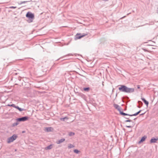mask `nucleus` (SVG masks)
I'll return each mask as SVG.
<instances>
[{"mask_svg": "<svg viewBox=\"0 0 158 158\" xmlns=\"http://www.w3.org/2000/svg\"><path fill=\"white\" fill-rule=\"evenodd\" d=\"M138 104H139V106H138V107L139 108H140L141 107V106H142V105H143V103L140 101H139L138 102Z\"/></svg>", "mask_w": 158, "mask_h": 158, "instance_id": "obj_14", "label": "nucleus"}, {"mask_svg": "<svg viewBox=\"0 0 158 158\" xmlns=\"http://www.w3.org/2000/svg\"><path fill=\"white\" fill-rule=\"evenodd\" d=\"M68 119V118H67V117H65L64 118H60V119L61 121H64L65 119Z\"/></svg>", "mask_w": 158, "mask_h": 158, "instance_id": "obj_16", "label": "nucleus"}, {"mask_svg": "<svg viewBox=\"0 0 158 158\" xmlns=\"http://www.w3.org/2000/svg\"><path fill=\"white\" fill-rule=\"evenodd\" d=\"M18 110L20 111H23V110H25L24 109H23V108H20V107H19V109H18Z\"/></svg>", "mask_w": 158, "mask_h": 158, "instance_id": "obj_23", "label": "nucleus"}, {"mask_svg": "<svg viewBox=\"0 0 158 158\" xmlns=\"http://www.w3.org/2000/svg\"><path fill=\"white\" fill-rule=\"evenodd\" d=\"M118 89L120 91L127 93H132L135 90L134 88H128L124 85H121Z\"/></svg>", "mask_w": 158, "mask_h": 158, "instance_id": "obj_1", "label": "nucleus"}, {"mask_svg": "<svg viewBox=\"0 0 158 158\" xmlns=\"http://www.w3.org/2000/svg\"><path fill=\"white\" fill-rule=\"evenodd\" d=\"M119 112L120 114L121 115H124V116H125V115L130 116V115H131V114H126V113H124L121 110V111H120V112Z\"/></svg>", "mask_w": 158, "mask_h": 158, "instance_id": "obj_11", "label": "nucleus"}, {"mask_svg": "<svg viewBox=\"0 0 158 158\" xmlns=\"http://www.w3.org/2000/svg\"><path fill=\"white\" fill-rule=\"evenodd\" d=\"M145 113V112L143 113H142V114H140V115H143Z\"/></svg>", "mask_w": 158, "mask_h": 158, "instance_id": "obj_31", "label": "nucleus"}, {"mask_svg": "<svg viewBox=\"0 0 158 158\" xmlns=\"http://www.w3.org/2000/svg\"><path fill=\"white\" fill-rule=\"evenodd\" d=\"M16 8H17L16 6H10V7H9V8H10V9H15Z\"/></svg>", "mask_w": 158, "mask_h": 158, "instance_id": "obj_25", "label": "nucleus"}, {"mask_svg": "<svg viewBox=\"0 0 158 158\" xmlns=\"http://www.w3.org/2000/svg\"><path fill=\"white\" fill-rule=\"evenodd\" d=\"M17 137V136L16 135H14L11 137L7 139V142L8 143H10L13 142L14 140L16 139Z\"/></svg>", "mask_w": 158, "mask_h": 158, "instance_id": "obj_3", "label": "nucleus"}, {"mask_svg": "<svg viewBox=\"0 0 158 158\" xmlns=\"http://www.w3.org/2000/svg\"><path fill=\"white\" fill-rule=\"evenodd\" d=\"M83 89L85 91H88L89 90L90 88L89 87L84 88Z\"/></svg>", "mask_w": 158, "mask_h": 158, "instance_id": "obj_18", "label": "nucleus"}, {"mask_svg": "<svg viewBox=\"0 0 158 158\" xmlns=\"http://www.w3.org/2000/svg\"><path fill=\"white\" fill-rule=\"evenodd\" d=\"M141 111V110H140L139 111H138L137 112V113H138V114H139Z\"/></svg>", "mask_w": 158, "mask_h": 158, "instance_id": "obj_29", "label": "nucleus"}, {"mask_svg": "<svg viewBox=\"0 0 158 158\" xmlns=\"http://www.w3.org/2000/svg\"><path fill=\"white\" fill-rule=\"evenodd\" d=\"M74 133L73 132H70L69 133V136H72L74 135Z\"/></svg>", "mask_w": 158, "mask_h": 158, "instance_id": "obj_17", "label": "nucleus"}, {"mask_svg": "<svg viewBox=\"0 0 158 158\" xmlns=\"http://www.w3.org/2000/svg\"><path fill=\"white\" fill-rule=\"evenodd\" d=\"M27 2V1H23V2H21V3H20V4H22V3H25L26 2Z\"/></svg>", "mask_w": 158, "mask_h": 158, "instance_id": "obj_28", "label": "nucleus"}, {"mask_svg": "<svg viewBox=\"0 0 158 158\" xmlns=\"http://www.w3.org/2000/svg\"><path fill=\"white\" fill-rule=\"evenodd\" d=\"M74 147V146L72 144H69L68 146V148H73Z\"/></svg>", "mask_w": 158, "mask_h": 158, "instance_id": "obj_15", "label": "nucleus"}, {"mask_svg": "<svg viewBox=\"0 0 158 158\" xmlns=\"http://www.w3.org/2000/svg\"><path fill=\"white\" fill-rule=\"evenodd\" d=\"M158 138H152L150 140V143H156L157 141L158 140Z\"/></svg>", "mask_w": 158, "mask_h": 158, "instance_id": "obj_7", "label": "nucleus"}, {"mask_svg": "<svg viewBox=\"0 0 158 158\" xmlns=\"http://www.w3.org/2000/svg\"><path fill=\"white\" fill-rule=\"evenodd\" d=\"M87 35V33H77L76 35V37L77 39H80L81 38Z\"/></svg>", "mask_w": 158, "mask_h": 158, "instance_id": "obj_4", "label": "nucleus"}, {"mask_svg": "<svg viewBox=\"0 0 158 158\" xmlns=\"http://www.w3.org/2000/svg\"><path fill=\"white\" fill-rule=\"evenodd\" d=\"M73 151H74V152H75V153H76L77 154H78L79 153V152H80V151H79L78 150L76 149L74 150Z\"/></svg>", "mask_w": 158, "mask_h": 158, "instance_id": "obj_19", "label": "nucleus"}, {"mask_svg": "<svg viewBox=\"0 0 158 158\" xmlns=\"http://www.w3.org/2000/svg\"><path fill=\"white\" fill-rule=\"evenodd\" d=\"M47 149H51L52 148V145H50L47 146Z\"/></svg>", "mask_w": 158, "mask_h": 158, "instance_id": "obj_22", "label": "nucleus"}, {"mask_svg": "<svg viewBox=\"0 0 158 158\" xmlns=\"http://www.w3.org/2000/svg\"><path fill=\"white\" fill-rule=\"evenodd\" d=\"M29 118L27 116H25L16 119V121L19 122H24L27 120Z\"/></svg>", "mask_w": 158, "mask_h": 158, "instance_id": "obj_5", "label": "nucleus"}, {"mask_svg": "<svg viewBox=\"0 0 158 158\" xmlns=\"http://www.w3.org/2000/svg\"><path fill=\"white\" fill-rule=\"evenodd\" d=\"M142 100L145 103V104L146 105L147 107L148 106L149 102H148L146 101L144 98H142Z\"/></svg>", "mask_w": 158, "mask_h": 158, "instance_id": "obj_9", "label": "nucleus"}, {"mask_svg": "<svg viewBox=\"0 0 158 158\" xmlns=\"http://www.w3.org/2000/svg\"><path fill=\"white\" fill-rule=\"evenodd\" d=\"M140 88V86H139V85H137V88H138V89H139V88Z\"/></svg>", "mask_w": 158, "mask_h": 158, "instance_id": "obj_30", "label": "nucleus"}, {"mask_svg": "<svg viewBox=\"0 0 158 158\" xmlns=\"http://www.w3.org/2000/svg\"><path fill=\"white\" fill-rule=\"evenodd\" d=\"M14 108H16L18 110V109L19 108V107L18 106H16L15 105V107H14Z\"/></svg>", "mask_w": 158, "mask_h": 158, "instance_id": "obj_27", "label": "nucleus"}, {"mask_svg": "<svg viewBox=\"0 0 158 158\" xmlns=\"http://www.w3.org/2000/svg\"><path fill=\"white\" fill-rule=\"evenodd\" d=\"M52 129L51 127H47L45 128V131L47 132H51L52 131Z\"/></svg>", "mask_w": 158, "mask_h": 158, "instance_id": "obj_10", "label": "nucleus"}, {"mask_svg": "<svg viewBox=\"0 0 158 158\" xmlns=\"http://www.w3.org/2000/svg\"><path fill=\"white\" fill-rule=\"evenodd\" d=\"M125 118L127 119H129V118H128V117H125Z\"/></svg>", "mask_w": 158, "mask_h": 158, "instance_id": "obj_32", "label": "nucleus"}, {"mask_svg": "<svg viewBox=\"0 0 158 158\" xmlns=\"http://www.w3.org/2000/svg\"><path fill=\"white\" fill-rule=\"evenodd\" d=\"M65 139H61L57 141H56V143L57 144H60V143L63 142L64 141H65Z\"/></svg>", "mask_w": 158, "mask_h": 158, "instance_id": "obj_8", "label": "nucleus"}, {"mask_svg": "<svg viewBox=\"0 0 158 158\" xmlns=\"http://www.w3.org/2000/svg\"><path fill=\"white\" fill-rule=\"evenodd\" d=\"M126 127L127 128H131L132 127L131 126H126Z\"/></svg>", "mask_w": 158, "mask_h": 158, "instance_id": "obj_26", "label": "nucleus"}, {"mask_svg": "<svg viewBox=\"0 0 158 158\" xmlns=\"http://www.w3.org/2000/svg\"><path fill=\"white\" fill-rule=\"evenodd\" d=\"M15 105L14 104H12L11 105L8 104L7 106H12L13 107H15Z\"/></svg>", "mask_w": 158, "mask_h": 158, "instance_id": "obj_21", "label": "nucleus"}, {"mask_svg": "<svg viewBox=\"0 0 158 158\" xmlns=\"http://www.w3.org/2000/svg\"><path fill=\"white\" fill-rule=\"evenodd\" d=\"M22 132L23 133H24L25 132V131H23Z\"/></svg>", "mask_w": 158, "mask_h": 158, "instance_id": "obj_33", "label": "nucleus"}, {"mask_svg": "<svg viewBox=\"0 0 158 158\" xmlns=\"http://www.w3.org/2000/svg\"><path fill=\"white\" fill-rule=\"evenodd\" d=\"M18 122L19 121H17L16 122L13 123V124L12 125V126L15 127V126H17L19 123Z\"/></svg>", "mask_w": 158, "mask_h": 158, "instance_id": "obj_13", "label": "nucleus"}, {"mask_svg": "<svg viewBox=\"0 0 158 158\" xmlns=\"http://www.w3.org/2000/svg\"><path fill=\"white\" fill-rule=\"evenodd\" d=\"M131 121H132V120H131L128 119V120H126L125 121V122H131Z\"/></svg>", "mask_w": 158, "mask_h": 158, "instance_id": "obj_24", "label": "nucleus"}, {"mask_svg": "<svg viewBox=\"0 0 158 158\" xmlns=\"http://www.w3.org/2000/svg\"><path fill=\"white\" fill-rule=\"evenodd\" d=\"M139 114L138 113H137V112L134 114H131V115H130V116H136L137 115H138Z\"/></svg>", "mask_w": 158, "mask_h": 158, "instance_id": "obj_20", "label": "nucleus"}, {"mask_svg": "<svg viewBox=\"0 0 158 158\" xmlns=\"http://www.w3.org/2000/svg\"><path fill=\"white\" fill-rule=\"evenodd\" d=\"M146 138H147V137L145 136L141 138L140 141L139 142V143H141V142H143V141H144L145 140Z\"/></svg>", "mask_w": 158, "mask_h": 158, "instance_id": "obj_12", "label": "nucleus"}, {"mask_svg": "<svg viewBox=\"0 0 158 158\" xmlns=\"http://www.w3.org/2000/svg\"><path fill=\"white\" fill-rule=\"evenodd\" d=\"M114 107L117 109L119 112L121 110V107L117 104H114Z\"/></svg>", "mask_w": 158, "mask_h": 158, "instance_id": "obj_6", "label": "nucleus"}, {"mask_svg": "<svg viewBox=\"0 0 158 158\" xmlns=\"http://www.w3.org/2000/svg\"><path fill=\"white\" fill-rule=\"evenodd\" d=\"M27 17L29 19L28 22L29 23L33 21V19L34 18V16L33 14L30 12H28L26 15Z\"/></svg>", "mask_w": 158, "mask_h": 158, "instance_id": "obj_2", "label": "nucleus"}, {"mask_svg": "<svg viewBox=\"0 0 158 158\" xmlns=\"http://www.w3.org/2000/svg\"><path fill=\"white\" fill-rule=\"evenodd\" d=\"M136 119V118H134V120H135V119Z\"/></svg>", "mask_w": 158, "mask_h": 158, "instance_id": "obj_34", "label": "nucleus"}]
</instances>
